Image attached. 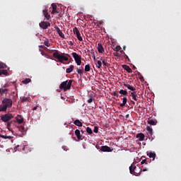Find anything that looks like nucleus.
<instances>
[{
	"mask_svg": "<svg viewBox=\"0 0 181 181\" xmlns=\"http://www.w3.org/2000/svg\"><path fill=\"white\" fill-rule=\"evenodd\" d=\"M8 93V89L7 88H0V94L1 95H4V94Z\"/></svg>",
	"mask_w": 181,
	"mask_h": 181,
	"instance_id": "393cba45",
	"label": "nucleus"
},
{
	"mask_svg": "<svg viewBox=\"0 0 181 181\" xmlns=\"http://www.w3.org/2000/svg\"><path fill=\"white\" fill-rule=\"evenodd\" d=\"M21 103H26L27 101H29V98L26 96H23L21 98Z\"/></svg>",
	"mask_w": 181,
	"mask_h": 181,
	"instance_id": "bb28decb",
	"label": "nucleus"
},
{
	"mask_svg": "<svg viewBox=\"0 0 181 181\" xmlns=\"http://www.w3.org/2000/svg\"><path fill=\"white\" fill-rule=\"evenodd\" d=\"M55 30L57 31V33L60 36V37H62L64 39V34L62 33V30H60V28L59 27H55Z\"/></svg>",
	"mask_w": 181,
	"mask_h": 181,
	"instance_id": "f8f14e48",
	"label": "nucleus"
},
{
	"mask_svg": "<svg viewBox=\"0 0 181 181\" xmlns=\"http://www.w3.org/2000/svg\"><path fill=\"white\" fill-rule=\"evenodd\" d=\"M59 12L57 11V10H54V9H52L51 13L52 14H54V13H58Z\"/></svg>",
	"mask_w": 181,
	"mask_h": 181,
	"instance_id": "de8ad7c7",
	"label": "nucleus"
},
{
	"mask_svg": "<svg viewBox=\"0 0 181 181\" xmlns=\"http://www.w3.org/2000/svg\"><path fill=\"white\" fill-rule=\"evenodd\" d=\"M45 50H49V49H47V47H45Z\"/></svg>",
	"mask_w": 181,
	"mask_h": 181,
	"instance_id": "0e129e2a",
	"label": "nucleus"
},
{
	"mask_svg": "<svg viewBox=\"0 0 181 181\" xmlns=\"http://www.w3.org/2000/svg\"><path fill=\"white\" fill-rule=\"evenodd\" d=\"M18 148H19V145H17L14 147V149H18Z\"/></svg>",
	"mask_w": 181,
	"mask_h": 181,
	"instance_id": "5fc2aeb1",
	"label": "nucleus"
},
{
	"mask_svg": "<svg viewBox=\"0 0 181 181\" xmlns=\"http://www.w3.org/2000/svg\"><path fill=\"white\" fill-rule=\"evenodd\" d=\"M148 162H149V163H151V159H147V163H148Z\"/></svg>",
	"mask_w": 181,
	"mask_h": 181,
	"instance_id": "13d9d810",
	"label": "nucleus"
},
{
	"mask_svg": "<svg viewBox=\"0 0 181 181\" xmlns=\"http://www.w3.org/2000/svg\"><path fill=\"white\" fill-rule=\"evenodd\" d=\"M128 117H129V115H126V118H128Z\"/></svg>",
	"mask_w": 181,
	"mask_h": 181,
	"instance_id": "052dcab7",
	"label": "nucleus"
},
{
	"mask_svg": "<svg viewBox=\"0 0 181 181\" xmlns=\"http://www.w3.org/2000/svg\"><path fill=\"white\" fill-rule=\"evenodd\" d=\"M37 110V106H35L33 108V111H36Z\"/></svg>",
	"mask_w": 181,
	"mask_h": 181,
	"instance_id": "603ef678",
	"label": "nucleus"
},
{
	"mask_svg": "<svg viewBox=\"0 0 181 181\" xmlns=\"http://www.w3.org/2000/svg\"><path fill=\"white\" fill-rule=\"evenodd\" d=\"M81 132H82V134H84V131L83 130H81Z\"/></svg>",
	"mask_w": 181,
	"mask_h": 181,
	"instance_id": "e2e57ef3",
	"label": "nucleus"
},
{
	"mask_svg": "<svg viewBox=\"0 0 181 181\" xmlns=\"http://www.w3.org/2000/svg\"><path fill=\"white\" fill-rule=\"evenodd\" d=\"M91 54H93V59L95 60V55H94V52H92Z\"/></svg>",
	"mask_w": 181,
	"mask_h": 181,
	"instance_id": "864d4df0",
	"label": "nucleus"
},
{
	"mask_svg": "<svg viewBox=\"0 0 181 181\" xmlns=\"http://www.w3.org/2000/svg\"><path fill=\"white\" fill-rule=\"evenodd\" d=\"M86 132L88 135H91L93 134V130L90 127L86 128Z\"/></svg>",
	"mask_w": 181,
	"mask_h": 181,
	"instance_id": "473e14b6",
	"label": "nucleus"
},
{
	"mask_svg": "<svg viewBox=\"0 0 181 181\" xmlns=\"http://www.w3.org/2000/svg\"><path fill=\"white\" fill-rule=\"evenodd\" d=\"M19 131H21V132H26V129H25V127L23 126H20L18 127Z\"/></svg>",
	"mask_w": 181,
	"mask_h": 181,
	"instance_id": "72a5a7b5",
	"label": "nucleus"
},
{
	"mask_svg": "<svg viewBox=\"0 0 181 181\" xmlns=\"http://www.w3.org/2000/svg\"><path fill=\"white\" fill-rule=\"evenodd\" d=\"M97 64H98V69H101V67H103V62H101V61L100 60L97 61Z\"/></svg>",
	"mask_w": 181,
	"mask_h": 181,
	"instance_id": "c9c22d12",
	"label": "nucleus"
},
{
	"mask_svg": "<svg viewBox=\"0 0 181 181\" xmlns=\"http://www.w3.org/2000/svg\"><path fill=\"white\" fill-rule=\"evenodd\" d=\"M114 56H116V57H119V54H118V52H114L113 53Z\"/></svg>",
	"mask_w": 181,
	"mask_h": 181,
	"instance_id": "8fccbe9b",
	"label": "nucleus"
},
{
	"mask_svg": "<svg viewBox=\"0 0 181 181\" xmlns=\"http://www.w3.org/2000/svg\"><path fill=\"white\" fill-rule=\"evenodd\" d=\"M146 131L149 134L150 136H152L153 135V129L151 126H147L146 127Z\"/></svg>",
	"mask_w": 181,
	"mask_h": 181,
	"instance_id": "aec40b11",
	"label": "nucleus"
},
{
	"mask_svg": "<svg viewBox=\"0 0 181 181\" xmlns=\"http://www.w3.org/2000/svg\"><path fill=\"white\" fill-rule=\"evenodd\" d=\"M0 112H6V111L3 108L1 105H0Z\"/></svg>",
	"mask_w": 181,
	"mask_h": 181,
	"instance_id": "c03bdc74",
	"label": "nucleus"
},
{
	"mask_svg": "<svg viewBox=\"0 0 181 181\" xmlns=\"http://www.w3.org/2000/svg\"><path fill=\"white\" fill-rule=\"evenodd\" d=\"M126 47H127L124 46V47H123V50H125Z\"/></svg>",
	"mask_w": 181,
	"mask_h": 181,
	"instance_id": "680f3d73",
	"label": "nucleus"
},
{
	"mask_svg": "<svg viewBox=\"0 0 181 181\" xmlns=\"http://www.w3.org/2000/svg\"><path fill=\"white\" fill-rule=\"evenodd\" d=\"M98 53H103L105 52L104 47H103V45L101 43L98 44Z\"/></svg>",
	"mask_w": 181,
	"mask_h": 181,
	"instance_id": "4468645a",
	"label": "nucleus"
},
{
	"mask_svg": "<svg viewBox=\"0 0 181 181\" xmlns=\"http://www.w3.org/2000/svg\"><path fill=\"white\" fill-rule=\"evenodd\" d=\"M94 101V99H93V97H90V99L88 100V104H91Z\"/></svg>",
	"mask_w": 181,
	"mask_h": 181,
	"instance_id": "a18cd8bd",
	"label": "nucleus"
},
{
	"mask_svg": "<svg viewBox=\"0 0 181 181\" xmlns=\"http://www.w3.org/2000/svg\"><path fill=\"white\" fill-rule=\"evenodd\" d=\"M71 55L73 56L77 66H81V56L78 55L76 52H72Z\"/></svg>",
	"mask_w": 181,
	"mask_h": 181,
	"instance_id": "39448f33",
	"label": "nucleus"
},
{
	"mask_svg": "<svg viewBox=\"0 0 181 181\" xmlns=\"http://www.w3.org/2000/svg\"><path fill=\"white\" fill-rule=\"evenodd\" d=\"M102 63H103V66H105V67H107V66H108V62L107 61V59H103V60L102 61Z\"/></svg>",
	"mask_w": 181,
	"mask_h": 181,
	"instance_id": "e433bc0d",
	"label": "nucleus"
},
{
	"mask_svg": "<svg viewBox=\"0 0 181 181\" xmlns=\"http://www.w3.org/2000/svg\"><path fill=\"white\" fill-rule=\"evenodd\" d=\"M93 132H95V134H98V127H94Z\"/></svg>",
	"mask_w": 181,
	"mask_h": 181,
	"instance_id": "79ce46f5",
	"label": "nucleus"
},
{
	"mask_svg": "<svg viewBox=\"0 0 181 181\" xmlns=\"http://www.w3.org/2000/svg\"><path fill=\"white\" fill-rule=\"evenodd\" d=\"M71 84H73V80L63 81L59 85V89L64 90V91H67L71 88Z\"/></svg>",
	"mask_w": 181,
	"mask_h": 181,
	"instance_id": "f03ea898",
	"label": "nucleus"
},
{
	"mask_svg": "<svg viewBox=\"0 0 181 181\" xmlns=\"http://www.w3.org/2000/svg\"><path fill=\"white\" fill-rule=\"evenodd\" d=\"M100 150L103 152H111V148L108 147V146H102Z\"/></svg>",
	"mask_w": 181,
	"mask_h": 181,
	"instance_id": "1a4fd4ad",
	"label": "nucleus"
},
{
	"mask_svg": "<svg viewBox=\"0 0 181 181\" xmlns=\"http://www.w3.org/2000/svg\"><path fill=\"white\" fill-rule=\"evenodd\" d=\"M113 50L115 52H119V50H121V46L117 45L115 48H113Z\"/></svg>",
	"mask_w": 181,
	"mask_h": 181,
	"instance_id": "f704fd0d",
	"label": "nucleus"
},
{
	"mask_svg": "<svg viewBox=\"0 0 181 181\" xmlns=\"http://www.w3.org/2000/svg\"><path fill=\"white\" fill-rule=\"evenodd\" d=\"M44 45L47 46V47H50L51 46L50 42H49V40H47L44 42Z\"/></svg>",
	"mask_w": 181,
	"mask_h": 181,
	"instance_id": "4c0bfd02",
	"label": "nucleus"
},
{
	"mask_svg": "<svg viewBox=\"0 0 181 181\" xmlns=\"http://www.w3.org/2000/svg\"><path fill=\"white\" fill-rule=\"evenodd\" d=\"M146 170H148L146 168L143 169V172H146Z\"/></svg>",
	"mask_w": 181,
	"mask_h": 181,
	"instance_id": "bf43d9fd",
	"label": "nucleus"
},
{
	"mask_svg": "<svg viewBox=\"0 0 181 181\" xmlns=\"http://www.w3.org/2000/svg\"><path fill=\"white\" fill-rule=\"evenodd\" d=\"M131 103H132V104H133L134 105H135V102H134V101L131 100Z\"/></svg>",
	"mask_w": 181,
	"mask_h": 181,
	"instance_id": "4d7b16f0",
	"label": "nucleus"
},
{
	"mask_svg": "<svg viewBox=\"0 0 181 181\" xmlns=\"http://www.w3.org/2000/svg\"><path fill=\"white\" fill-rule=\"evenodd\" d=\"M127 101H128V99H127L126 97L123 98L122 103H121V104L119 105L120 107H125V105H127Z\"/></svg>",
	"mask_w": 181,
	"mask_h": 181,
	"instance_id": "b1692460",
	"label": "nucleus"
},
{
	"mask_svg": "<svg viewBox=\"0 0 181 181\" xmlns=\"http://www.w3.org/2000/svg\"><path fill=\"white\" fill-rule=\"evenodd\" d=\"M62 149H64V151H69V149L66 146H62Z\"/></svg>",
	"mask_w": 181,
	"mask_h": 181,
	"instance_id": "3c124183",
	"label": "nucleus"
},
{
	"mask_svg": "<svg viewBox=\"0 0 181 181\" xmlns=\"http://www.w3.org/2000/svg\"><path fill=\"white\" fill-rule=\"evenodd\" d=\"M0 138H2L3 139H13V136H5L4 134H0Z\"/></svg>",
	"mask_w": 181,
	"mask_h": 181,
	"instance_id": "412c9836",
	"label": "nucleus"
},
{
	"mask_svg": "<svg viewBox=\"0 0 181 181\" xmlns=\"http://www.w3.org/2000/svg\"><path fill=\"white\" fill-rule=\"evenodd\" d=\"M43 15L45 18L47 19V21H50V15L47 13V10H43Z\"/></svg>",
	"mask_w": 181,
	"mask_h": 181,
	"instance_id": "f3484780",
	"label": "nucleus"
},
{
	"mask_svg": "<svg viewBox=\"0 0 181 181\" xmlns=\"http://www.w3.org/2000/svg\"><path fill=\"white\" fill-rule=\"evenodd\" d=\"M52 9H54V11L57 10V6L56 4H52Z\"/></svg>",
	"mask_w": 181,
	"mask_h": 181,
	"instance_id": "37998d69",
	"label": "nucleus"
},
{
	"mask_svg": "<svg viewBox=\"0 0 181 181\" xmlns=\"http://www.w3.org/2000/svg\"><path fill=\"white\" fill-rule=\"evenodd\" d=\"M73 32L74 35H78V33H80V30H78V28H77V27L74 28Z\"/></svg>",
	"mask_w": 181,
	"mask_h": 181,
	"instance_id": "7c9ffc66",
	"label": "nucleus"
},
{
	"mask_svg": "<svg viewBox=\"0 0 181 181\" xmlns=\"http://www.w3.org/2000/svg\"><path fill=\"white\" fill-rule=\"evenodd\" d=\"M131 96L134 101H138V95H136V92H135V90L131 93Z\"/></svg>",
	"mask_w": 181,
	"mask_h": 181,
	"instance_id": "a211bd4d",
	"label": "nucleus"
},
{
	"mask_svg": "<svg viewBox=\"0 0 181 181\" xmlns=\"http://www.w3.org/2000/svg\"><path fill=\"white\" fill-rule=\"evenodd\" d=\"M119 94H121L122 95H128V92L125 90H120L119 91Z\"/></svg>",
	"mask_w": 181,
	"mask_h": 181,
	"instance_id": "cd10ccee",
	"label": "nucleus"
},
{
	"mask_svg": "<svg viewBox=\"0 0 181 181\" xmlns=\"http://www.w3.org/2000/svg\"><path fill=\"white\" fill-rule=\"evenodd\" d=\"M147 124H149V125H156V124H158V121L156 119H148L147 120Z\"/></svg>",
	"mask_w": 181,
	"mask_h": 181,
	"instance_id": "9b49d317",
	"label": "nucleus"
},
{
	"mask_svg": "<svg viewBox=\"0 0 181 181\" xmlns=\"http://www.w3.org/2000/svg\"><path fill=\"white\" fill-rule=\"evenodd\" d=\"M85 71L86 72L90 71V64H87L85 66Z\"/></svg>",
	"mask_w": 181,
	"mask_h": 181,
	"instance_id": "ea45409f",
	"label": "nucleus"
},
{
	"mask_svg": "<svg viewBox=\"0 0 181 181\" xmlns=\"http://www.w3.org/2000/svg\"><path fill=\"white\" fill-rule=\"evenodd\" d=\"M123 86L128 88V90H130L131 91H135L136 90L134 86L128 84V83H124Z\"/></svg>",
	"mask_w": 181,
	"mask_h": 181,
	"instance_id": "ddd939ff",
	"label": "nucleus"
},
{
	"mask_svg": "<svg viewBox=\"0 0 181 181\" xmlns=\"http://www.w3.org/2000/svg\"><path fill=\"white\" fill-rule=\"evenodd\" d=\"M12 118H13V115H12V114H11V113H7V114L3 115L1 117V121H3V122H8L11 121V119H12Z\"/></svg>",
	"mask_w": 181,
	"mask_h": 181,
	"instance_id": "20e7f679",
	"label": "nucleus"
},
{
	"mask_svg": "<svg viewBox=\"0 0 181 181\" xmlns=\"http://www.w3.org/2000/svg\"><path fill=\"white\" fill-rule=\"evenodd\" d=\"M0 69H6V64H4V62H0Z\"/></svg>",
	"mask_w": 181,
	"mask_h": 181,
	"instance_id": "58836bf2",
	"label": "nucleus"
},
{
	"mask_svg": "<svg viewBox=\"0 0 181 181\" xmlns=\"http://www.w3.org/2000/svg\"><path fill=\"white\" fill-rule=\"evenodd\" d=\"M76 73H78L79 76H83V71H84V68H83V66L76 67Z\"/></svg>",
	"mask_w": 181,
	"mask_h": 181,
	"instance_id": "6e6552de",
	"label": "nucleus"
},
{
	"mask_svg": "<svg viewBox=\"0 0 181 181\" xmlns=\"http://www.w3.org/2000/svg\"><path fill=\"white\" fill-rule=\"evenodd\" d=\"M69 45H71V46H73V42H72V41H70V42H69Z\"/></svg>",
	"mask_w": 181,
	"mask_h": 181,
	"instance_id": "6e6d98bb",
	"label": "nucleus"
},
{
	"mask_svg": "<svg viewBox=\"0 0 181 181\" xmlns=\"http://www.w3.org/2000/svg\"><path fill=\"white\" fill-rule=\"evenodd\" d=\"M39 47H43V45H40V46H39Z\"/></svg>",
	"mask_w": 181,
	"mask_h": 181,
	"instance_id": "69168bd1",
	"label": "nucleus"
},
{
	"mask_svg": "<svg viewBox=\"0 0 181 181\" xmlns=\"http://www.w3.org/2000/svg\"><path fill=\"white\" fill-rule=\"evenodd\" d=\"M39 26L42 29H47L49 26H50V23L47 21H42L41 23H39Z\"/></svg>",
	"mask_w": 181,
	"mask_h": 181,
	"instance_id": "423d86ee",
	"label": "nucleus"
},
{
	"mask_svg": "<svg viewBox=\"0 0 181 181\" xmlns=\"http://www.w3.org/2000/svg\"><path fill=\"white\" fill-rule=\"evenodd\" d=\"M136 138H139V141H144V139H145V134L139 133L136 134Z\"/></svg>",
	"mask_w": 181,
	"mask_h": 181,
	"instance_id": "2eb2a0df",
	"label": "nucleus"
},
{
	"mask_svg": "<svg viewBox=\"0 0 181 181\" xmlns=\"http://www.w3.org/2000/svg\"><path fill=\"white\" fill-rule=\"evenodd\" d=\"M75 135H76V138L80 141H83L84 139V137L81 136V134L80 133V131L78 129L75 130Z\"/></svg>",
	"mask_w": 181,
	"mask_h": 181,
	"instance_id": "0eeeda50",
	"label": "nucleus"
},
{
	"mask_svg": "<svg viewBox=\"0 0 181 181\" xmlns=\"http://www.w3.org/2000/svg\"><path fill=\"white\" fill-rule=\"evenodd\" d=\"M124 70H126V71H127V73H132V69L129 67V66H127V65H124Z\"/></svg>",
	"mask_w": 181,
	"mask_h": 181,
	"instance_id": "c85d7f7f",
	"label": "nucleus"
},
{
	"mask_svg": "<svg viewBox=\"0 0 181 181\" xmlns=\"http://www.w3.org/2000/svg\"><path fill=\"white\" fill-rule=\"evenodd\" d=\"M7 122V128H8V129H9V127L12 124V122Z\"/></svg>",
	"mask_w": 181,
	"mask_h": 181,
	"instance_id": "49530a36",
	"label": "nucleus"
},
{
	"mask_svg": "<svg viewBox=\"0 0 181 181\" xmlns=\"http://www.w3.org/2000/svg\"><path fill=\"white\" fill-rule=\"evenodd\" d=\"M76 37L80 42H83V37H81V34L80 33L76 34Z\"/></svg>",
	"mask_w": 181,
	"mask_h": 181,
	"instance_id": "2f4dec72",
	"label": "nucleus"
},
{
	"mask_svg": "<svg viewBox=\"0 0 181 181\" xmlns=\"http://www.w3.org/2000/svg\"><path fill=\"white\" fill-rule=\"evenodd\" d=\"M30 81H32V80L30 78H25L22 81V83H23V84H29V83H30Z\"/></svg>",
	"mask_w": 181,
	"mask_h": 181,
	"instance_id": "c756f323",
	"label": "nucleus"
},
{
	"mask_svg": "<svg viewBox=\"0 0 181 181\" xmlns=\"http://www.w3.org/2000/svg\"><path fill=\"white\" fill-rule=\"evenodd\" d=\"M74 125H76V127H83V123L78 120V119H76L74 122Z\"/></svg>",
	"mask_w": 181,
	"mask_h": 181,
	"instance_id": "4be33fe9",
	"label": "nucleus"
},
{
	"mask_svg": "<svg viewBox=\"0 0 181 181\" xmlns=\"http://www.w3.org/2000/svg\"><path fill=\"white\" fill-rule=\"evenodd\" d=\"M141 165H144V164L148 165V159L142 160V161L141 162Z\"/></svg>",
	"mask_w": 181,
	"mask_h": 181,
	"instance_id": "a19ab883",
	"label": "nucleus"
},
{
	"mask_svg": "<svg viewBox=\"0 0 181 181\" xmlns=\"http://www.w3.org/2000/svg\"><path fill=\"white\" fill-rule=\"evenodd\" d=\"M51 52H54L52 54L53 57L54 59H57L59 60V63H64L63 62H67L69 60V58L66 56H64V54H60L59 51L57 50H51Z\"/></svg>",
	"mask_w": 181,
	"mask_h": 181,
	"instance_id": "f257e3e1",
	"label": "nucleus"
},
{
	"mask_svg": "<svg viewBox=\"0 0 181 181\" xmlns=\"http://www.w3.org/2000/svg\"><path fill=\"white\" fill-rule=\"evenodd\" d=\"M135 170H136V166H134L133 165H132L129 167V173H131V175H134L135 173Z\"/></svg>",
	"mask_w": 181,
	"mask_h": 181,
	"instance_id": "dca6fc26",
	"label": "nucleus"
},
{
	"mask_svg": "<svg viewBox=\"0 0 181 181\" xmlns=\"http://www.w3.org/2000/svg\"><path fill=\"white\" fill-rule=\"evenodd\" d=\"M113 95H114L115 97L118 98L119 95L118 93H117V92H113Z\"/></svg>",
	"mask_w": 181,
	"mask_h": 181,
	"instance_id": "09e8293b",
	"label": "nucleus"
},
{
	"mask_svg": "<svg viewBox=\"0 0 181 181\" xmlns=\"http://www.w3.org/2000/svg\"><path fill=\"white\" fill-rule=\"evenodd\" d=\"M73 70H74V65H70V66L66 69V73L70 74Z\"/></svg>",
	"mask_w": 181,
	"mask_h": 181,
	"instance_id": "6ab92c4d",
	"label": "nucleus"
},
{
	"mask_svg": "<svg viewBox=\"0 0 181 181\" xmlns=\"http://www.w3.org/2000/svg\"><path fill=\"white\" fill-rule=\"evenodd\" d=\"M2 74L4 76H8V71L5 69H0V76H2Z\"/></svg>",
	"mask_w": 181,
	"mask_h": 181,
	"instance_id": "a878e982",
	"label": "nucleus"
},
{
	"mask_svg": "<svg viewBox=\"0 0 181 181\" xmlns=\"http://www.w3.org/2000/svg\"><path fill=\"white\" fill-rule=\"evenodd\" d=\"M13 104V101L12 99L4 98L1 102V107H3L4 111H6L8 108H12V105Z\"/></svg>",
	"mask_w": 181,
	"mask_h": 181,
	"instance_id": "7ed1b4c3",
	"label": "nucleus"
},
{
	"mask_svg": "<svg viewBox=\"0 0 181 181\" xmlns=\"http://www.w3.org/2000/svg\"><path fill=\"white\" fill-rule=\"evenodd\" d=\"M16 119L18 124L23 123V117L21 115H17V117H16Z\"/></svg>",
	"mask_w": 181,
	"mask_h": 181,
	"instance_id": "9d476101",
	"label": "nucleus"
},
{
	"mask_svg": "<svg viewBox=\"0 0 181 181\" xmlns=\"http://www.w3.org/2000/svg\"><path fill=\"white\" fill-rule=\"evenodd\" d=\"M147 155L149 156V158H152L153 160H155V158H156V153L150 152L147 153Z\"/></svg>",
	"mask_w": 181,
	"mask_h": 181,
	"instance_id": "5701e85b",
	"label": "nucleus"
}]
</instances>
